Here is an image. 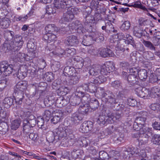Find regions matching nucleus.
<instances>
[{
    "instance_id": "obj_24",
    "label": "nucleus",
    "mask_w": 160,
    "mask_h": 160,
    "mask_svg": "<svg viewBox=\"0 0 160 160\" xmlns=\"http://www.w3.org/2000/svg\"><path fill=\"white\" fill-rule=\"evenodd\" d=\"M82 118L81 114L76 113L73 114L71 118V121L75 123H77Z\"/></svg>"
},
{
    "instance_id": "obj_46",
    "label": "nucleus",
    "mask_w": 160,
    "mask_h": 160,
    "mask_svg": "<svg viewBox=\"0 0 160 160\" xmlns=\"http://www.w3.org/2000/svg\"><path fill=\"white\" fill-rule=\"evenodd\" d=\"M47 75L46 79L48 81L51 82L54 79L53 74L52 72H48Z\"/></svg>"
},
{
    "instance_id": "obj_38",
    "label": "nucleus",
    "mask_w": 160,
    "mask_h": 160,
    "mask_svg": "<svg viewBox=\"0 0 160 160\" xmlns=\"http://www.w3.org/2000/svg\"><path fill=\"white\" fill-rule=\"evenodd\" d=\"M79 110L82 114H86L88 111V108L87 105L81 106L79 107Z\"/></svg>"
},
{
    "instance_id": "obj_60",
    "label": "nucleus",
    "mask_w": 160,
    "mask_h": 160,
    "mask_svg": "<svg viewBox=\"0 0 160 160\" xmlns=\"http://www.w3.org/2000/svg\"><path fill=\"white\" fill-rule=\"evenodd\" d=\"M52 0H39V2H41L46 4L51 3Z\"/></svg>"
},
{
    "instance_id": "obj_28",
    "label": "nucleus",
    "mask_w": 160,
    "mask_h": 160,
    "mask_svg": "<svg viewBox=\"0 0 160 160\" xmlns=\"http://www.w3.org/2000/svg\"><path fill=\"white\" fill-rule=\"evenodd\" d=\"M46 13L48 15L53 14L56 12V7L54 6H48L47 7L46 9Z\"/></svg>"
},
{
    "instance_id": "obj_6",
    "label": "nucleus",
    "mask_w": 160,
    "mask_h": 160,
    "mask_svg": "<svg viewBox=\"0 0 160 160\" xmlns=\"http://www.w3.org/2000/svg\"><path fill=\"white\" fill-rule=\"evenodd\" d=\"M98 35L97 33H94L92 37L85 36L83 37L82 41V44L84 46L90 45L92 42L93 41L98 42L104 40V37L102 36H99L98 38L97 37Z\"/></svg>"
},
{
    "instance_id": "obj_8",
    "label": "nucleus",
    "mask_w": 160,
    "mask_h": 160,
    "mask_svg": "<svg viewBox=\"0 0 160 160\" xmlns=\"http://www.w3.org/2000/svg\"><path fill=\"white\" fill-rule=\"evenodd\" d=\"M68 127L63 125H60L56 128L53 132V134L55 136L58 138H62L66 136L68 132Z\"/></svg>"
},
{
    "instance_id": "obj_54",
    "label": "nucleus",
    "mask_w": 160,
    "mask_h": 160,
    "mask_svg": "<svg viewBox=\"0 0 160 160\" xmlns=\"http://www.w3.org/2000/svg\"><path fill=\"white\" fill-rule=\"evenodd\" d=\"M69 102V101H67L65 99L62 100L61 102H60V104H61L59 105V107L62 106H65Z\"/></svg>"
},
{
    "instance_id": "obj_53",
    "label": "nucleus",
    "mask_w": 160,
    "mask_h": 160,
    "mask_svg": "<svg viewBox=\"0 0 160 160\" xmlns=\"http://www.w3.org/2000/svg\"><path fill=\"white\" fill-rule=\"evenodd\" d=\"M107 153L103 151H101L99 153V155L101 158L104 159L106 158V156H108Z\"/></svg>"
},
{
    "instance_id": "obj_40",
    "label": "nucleus",
    "mask_w": 160,
    "mask_h": 160,
    "mask_svg": "<svg viewBox=\"0 0 160 160\" xmlns=\"http://www.w3.org/2000/svg\"><path fill=\"white\" fill-rule=\"evenodd\" d=\"M27 75L26 72L22 71L21 69L18 70L17 76L19 79H22L24 78Z\"/></svg>"
},
{
    "instance_id": "obj_18",
    "label": "nucleus",
    "mask_w": 160,
    "mask_h": 160,
    "mask_svg": "<svg viewBox=\"0 0 160 160\" xmlns=\"http://www.w3.org/2000/svg\"><path fill=\"white\" fill-rule=\"evenodd\" d=\"M78 41L75 36H71L67 38L66 43L68 45L72 46L78 44Z\"/></svg>"
},
{
    "instance_id": "obj_30",
    "label": "nucleus",
    "mask_w": 160,
    "mask_h": 160,
    "mask_svg": "<svg viewBox=\"0 0 160 160\" xmlns=\"http://www.w3.org/2000/svg\"><path fill=\"white\" fill-rule=\"evenodd\" d=\"M105 118V116L104 115H100L98 118L97 121L98 122L100 125H104L105 124L106 122H107V121L108 120V118L106 119Z\"/></svg>"
},
{
    "instance_id": "obj_11",
    "label": "nucleus",
    "mask_w": 160,
    "mask_h": 160,
    "mask_svg": "<svg viewBox=\"0 0 160 160\" xmlns=\"http://www.w3.org/2000/svg\"><path fill=\"white\" fill-rule=\"evenodd\" d=\"M63 113L61 111H54L51 114V120L52 122L57 123L62 119Z\"/></svg>"
},
{
    "instance_id": "obj_35",
    "label": "nucleus",
    "mask_w": 160,
    "mask_h": 160,
    "mask_svg": "<svg viewBox=\"0 0 160 160\" xmlns=\"http://www.w3.org/2000/svg\"><path fill=\"white\" fill-rule=\"evenodd\" d=\"M146 119L145 118L142 117H138L135 119V121L140 125V126L143 127Z\"/></svg>"
},
{
    "instance_id": "obj_13",
    "label": "nucleus",
    "mask_w": 160,
    "mask_h": 160,
    "mask_svg": "<svg viewBox=\"0 0 160 160\" xmlns=\"http://www.w3.org/2000/svg\"><path fill=\"white\" fill-rule=\"evenodd\" d=\"M98 53L104 58L112 57L114 55V53L111 50L103 48H100L98 50Z\"/></svg>"
},
{
    "instance_id": "obj_19",
    "label": "nucleus",
    "mask_w": 160,
    "mask_h": 160,
    "mask_svg": "<svg viewBox=\"0 0 160 160\" xmlns=\"http://www.w3.org/2000/svg\"><path fill=\"white\" fill-rule=\"evenodd\" d=\"M29 138L36 145H38L42 143V141L39 139L38 134L31 133L29 135Z\"/></svg>"
},
{
    "instance_id": "obj_7",
    "label": "nucleus",
    "mask_w": 160,
    "mask_h": 160,
    "mask_svg": "<svg viewBox=\"0 0 160 160\" xmlns=\"http://www.w3.org/2000/svg\"><path fill=\"white\" fill-rule=\"evenodd\" d=\"M73 11L74 9L72 8H68L67 12L64 13L60 21V23L66 24L67 22L72 19L74 18Z\"/></svg>"
},
{
    "instance_id": "obj_58",
    "label": "nucleus",
    "mask_w": 160,
    "mask_h": 160,
    "mask_svg": "<svg viewBox=\"0 0 160 160\" xmlns=\"http://www.w3.org/2000/svg\"><path fill=\"white\" fill-rule=\"evenodd\" d=\"M58 52L57 53L58 55L59 56H61L65 53V51L63 50L62 49H59L58 50Z\"/></svg>"
},
{
    "instance_id": "obj_29",
    "label": "nucleus",
    "mask_w": 160,
    "mask_h": 160,
    "mask_svg": "<svg viewBox=\"0 0 160 160\" xmlns=\"http://www.w3.org/2000/svg\"><path fill=\"white\" fill-rule=\"evenodd\" d=\"M57 92L59 95H64L68 93L69 90L66 87H61L57 90Z\"/></svg>"
},
{
    "instance_id": "obj_26",
    "label": "nucleus",
    "mask_w": 160,
    "mask_h": 160,
    "mask_svg": "<svg viewBox=\"0 0 160 160\" xmlns=\"http://www.w3.org/2000/svg\"><path fill=\"white\" fill-rule=\"evenodd\" d=\"M10 23L9 19L7 18H3L0 21V27L3 28H6L8 27Z\"/></svg>"
},
{
    "instance_id": "obj_12",
    "label": "nucleus",
    "mask_w": 160,
    "mask_h": 160,
    "mask_svg": "<svg viewBox=\"0 0 160 160\" xmlns=\"http://www.w3.org/2000/svg\"><path fill=\"white\" fill-rule=\"evenodd\" d=\"M0 70L2 72H3L6 76L9 75L11 74L12 72L13 66L12 65H8L7 63L5 64H0Z\"/></svg>"
},
{
    "instance_id": "obj_57",
    "label": "nucleus",
    "mask_w": 160,
    "mask_h": 160,
    "mask_svg": "<svg viewBox=\"0 0 160 160\" xmlns=\"http://www.w3.org/2000/svg\"><path fill=\"white\" fill-rule=\"evenodd\" d=\"M154 159L156 160H160V151L154 156Z\"/></svg>"
},
{
    "instance_id": "obj_64",
    "label": "nucleus",
    "mask_w": 160,
    "mask_h": 160,
    "mask_svg": "<svg viewBox=\"0 0 160 160\" xmlns=\"http://www.w3.org/2000/svg\"><path fill=\"white\" fill-rule=\"evenodd\" d=\"M157 72H159L158 74V73L157 74V79L158 80H160V68H159L157 70Z\"/></svg>"
},
{
    "instance_id": "obj_9",
    "label": "nucleus",
    "mask_w": 160,
    "mask_h": 160,
    "mask_svg": "<svg viewBox=\"0 0 160 160\" xmlns=\"http://www.w3.org/2000/svg\"><path fill=\"white\" fill-rule=\"evenodd\" d=\"M33 56H29L24 53L19 52L15 56L14 60L21 63L25 62V61H28L31 59Z\"/></svg>"
},
{
    "instance_id": "obj_3",
    "label": "nucleus",
    "mask_w": 160,
    "mask_h": 160,
    "mask_svg": "<svg viewBox=\"0 0 160 160\" xmlns=\"http://www.w3.org/2000/svg\"><path fill=\"white\" fill-rule=\"evenodd\" d=\"M133 38L129 34H126L125 36H124L122 33H119L117 34L113 35L110 38V42L111 43L117 44V49H120L122 52L124 51L123 48V46L120 43L125 42L126 44L132 45L133 44Z\"/></svg>"
},
{
    "instance_id": "obj_32",
    "label": "nucleus",
    "mask_w": 160,
    "mask_h": 160,
    "mask_svg": "<svg viewBox=\"0 0 160 160\" xmlns=\"http://www.w3.org/2000/svg\"><path fill=\"white\" fill-rule=\"evenodd\" d=\"M132 7L134 8H139L144 10H146L147 9L145 7L143 6L141 4V2L138 0V1H136L131 5Z\"/></svg>"
},
{
    "instance_id": "obj_16",
    "label": "nucleus",
    "mask_w": 160,
    "mask_h": 160,
    "mask_svg": "<svg viewBox=\"0 0 160 160\" xmlns=\"http://www.w3.org/2000/svg\"><path fill=\"white\" fill-rule=\"evenodd\" d=\"M138 150L136 148L133 147H130L128 148L127 151H124L123 153V157L125 158H129L134 154H137Z\"/></svg>"
},
{
    "instance_id": "obj_41",
    "label": "nucleus",
    "mask_w": 160,
    "mask_h": 160,
    "mask_svg": "<svg viewBox=\"0 0 160 160\" xmlns=\"http://www.w3.org/2000/svg\"><path fill=\"white\" fill-rule=\"evenodd\" d=\"M143 43L146 47L149 48L150 50H155V47L150 42L148 41H144Z\"/></svg>"
},
{
    "instance_id": "obj_63",
    "label": "nucleus",
    "mask_w": 160,
    "mask_h": 160,
    "mask_svg": "<svg viewBox=\"0 0 160 160\" xmlns=\"http://www.w3.org/2000/svg\"><path fill=\"white\" fill-rule=\"evenodd\" d=\"M34 10L32 9L28 13L27 15H28V17H30L32 16L33 14Z\"/></svg>"
},
{
    "instance_id": "obj_14",
    "label": "nucleus",
    "mask_w": 160,
    "mask_h": 160,
    "mask_svg": "<svg viewBox=\"0 0 160 160\" xmlns=\"http://www.w3.org/2000/svg\"><path fill=\"white\" fill-rule=\"evenodd\" d=\"M67 73L69 76L71 78V79L75 82L79 79V78L78 76V73L75 68H69L68 72Z\"/></svg>"
},
{
    "instance_id": "obj_39",
    "label": "nucleus",
    "mask_w": 160,
    "mask_h": 160,
    "mask_svg": "<svg viewBox=\"0 0 160 160\" xmlns=\"http://www.w3.org/2000/svg\"><path fill=\"white\" fill-rule=\"evenodd\" d=\"M6 112L5 111L0 112V123L5 122L6 121Z\"/></svg>"
},
{
    "instance_id": "obj_20",
    "label": "nucleus",
    "mask_w": 160,
    "mask_h": 160,
    "mask_svg": "<svg viewBox=\"0 0 160 160\" xmlns=\"http://www.w3.org/2000/svg\"><path fill=\"white\" fill-rule=\"evenodd\" d=\"M108 119L107 121L108 123H113L116 120L119 119L121 117V116L119 113H116L115 114H110L108 115Z\"/></svg>"
},
{
    "instance_id": "obj_56",
    "label": "nucleus",
    "mask_w": 160,
    "mask_h": 160,
    "mask_svg": "<svg viewBox=\"0 0 160 160\" xmlns=\"http://www.w3.org/2000/svg\"><path fill=\"white\" fill-rule=\"evenodd\" d=\"M40 64L41 66V68H44L46 66V63L45 61L43 59H42L40 62Z\"/></svg>"
},
{
    "instance_id": "obj_10",
    "label": "nucleus",
    "mask_w": 160,
    "mask_h": 160,
    "mask_svg": "<svg viewBox=\"0 0 160 160\" xmlns=\"http://www.w3.org/2000/svg\"><path fill=\"white\" fill-rule=\"evenodd\" d=\"M28 86V82L26 81H21L18 82L14 87L15 92L22 93L26 90Z\"/></svg>"
},
{
    "instance_id": "obj_36",
    "label": "nucleus",
    "mask_w": 160,
    "mask_h": 160,
    "mask_svg": "<svg viewBox=\"0 0 160 160\" xmlns=\"http://www.w3.org/2000/svg\"><path fill=\"white\" fill-rule=\"evenodd\" d=\"M60 67V63L58 62H54L51 66V68L54 72H56L59 69Z\"/></svg>"
},
{
    "instance_id": "obj_62",
    "label": "nucleus",
    "mask_w": 160,
    "mask_h": 160,
    "mask_svg": "<svg viewBox=\"0 0 160 160\" xmlns=\"http://www.w3.org/2000/svg\"><path fill=\"white\" fill-rule=\"evenodd\" d=\"M141 157H145L146 156V155L145 152L144 150H142L140 151L139 153Z\"/></svg>"
},
{
    "instance_id": "obj_50",
    "label": "nucleus",
    "mask_w": 160,
    "mask_h": 160,
    "mask_svg": "<svg viewBox=\"0 0 160 160\" xmlns=\"http://www.w3.org/2000/svg\"><path fill=\"white\" fill-rule=\"evenodd\" d=\"M74 60L78 62L81 63L82 65H83V60L80 57L77 56L74 58Z\"/></svg>"
},
{
    "instance_id": "obj_52",
    "label": "nucleus",
    "mask_w": 160,
    "mask_h": 160,
    "mask_svg": "<svg viewBox=\"0 0 160 160\" xmlns=\"http://www.w3.org/2000/svg\"><path fill=\"white\" fill-rule=\"evenodd\" d=\"M153 128L156 129L160 130V123L155 121L152 124Z\"/></svg>"
},
{
    "instance_id": "obj_25",
    "label": "nucleus",
    "mask_w": 160,
    "mask_h": 160,
    "mask_svg": "<svg viewBox=\"0 0 160 160\" xmlns=\"http://www.w3.org/2000/svg\"><path fill=\"white\" fill-rule=\"evenodd\" d=\"M138 77L141 80L145 79L147 77V71L144 69H141L138 71Z\"/></svg>"
},
{
    "instance_id": "obj_55",
    "label": "nucleus",
    "mask_w": 160,
    "mask_h": 160,
    "mask_svg": "<svg viewBox=\"0 0 160 160\" xmlns=\"http://www.w3.org/2000/svg\"><path fill=\"white\" fill-rule=\"evenodd\" d=\"M128 66V63L125 62H122L120 63V66L122 68H127Z\"/></svg>"
},
{
    "instance_id": "obj_49",
    "label": "nucleus",
    "mask_w": 160,
    "mask_h": 160,
    "mask_svg": "<svg viewBox=\"0 0 160 160\" xmlns=\"http://www.w3.org/2000/svg\"><path fill=\"white\" fill-rule=\"evenodd\" d=\"M32 44L33 45V43L31 42H28L27 44V46L28 48L29 49V51L31 52L32 53L34 54L35 53L34 51L35 48H34V47L32 48L30 47V45H32Z\"/></svg>"
},
{
    "instance_id": "obj_31",
    "label": "nucleus",
    "mask_w": 160,
    "mask_h": 160,
    "mask_svg": "<svg viewBox=\"0 0 160 160\" xmlns=\"http://www.w3.org/2000/svg\"><path fill=\"white\" fill-rule=\"evenodd\" d=\"M20 125V122L19 120H14L12 122L11 127L12 129L16 130L19 127Z\"/></svg>"
},
{
    "instance_id": "obj_34",
    "label": "nucleus",
    "mask_w": 160,
    "mask_h": 160,
    "mask_svg": "<svg viewBox=\"0 0 160 160\" xmlns=\"http://www.w3.org/2000/svg\"><path fill=\"white\" fill-rule=\"evenodd\" d=\"M139 26L134 27V33L137 37H140L142 34V30L139 28Z\"/></svg>"
},
{
    "instance_id": "obj_42",
    "label": "nucleus",
    "mask_w": 160,
    "mask_h": 160,
    "mask_svg": "<svg viewBox=\"0 0 160 160\" xmlns=\"http://www.w3.org/2000/svg\"><path fill=\"white\" fill-rule=\"evenodd\" d=\"M130 23L128 21H125L122 24L121 28L124 30H128L130 27Z\"/></svg>"
},
{
    "instance_id": "obj_17",
    "label": "nucleus",
    "mask_w": 160,
    "mask_h": 160,
    "mask_svg": "<svg viewBox=\"0 0 160 160\" xmlns=\"http://www.w3.org/2000/svg\"><path fill=\"white\" fill-rule=\"evenodd\" d=\"M71 2L70 0H58L55 2L54 5L56 8L60 9L64 8L66 6L70 4Z\"/></svg>"
},
{
    "instance_id": "obj_23",
    "label": "nucleus",
    "mask_w": 160,
    "mask_h": 160,
    "mask_svg": "<svg viewBox=\"0 0 160 160\" xmlns=\"http://www.w3.org/2000/svg\"><path fill=\"white\" fill-rule=\"evenodd\" d=\"M160 91V89L154 87L152 88L149 92V96L153 98H155L159 97L158 94Z\"/></svg>"
},
{
    "instance_id": "obj_45",
    "label": "nucleus",
    "mask_w": 160,
    "mask_h": 160,
    "mask_svg": "<svg viewBox=\"0 0 160 160\" xmlns=\"http://www.w3.org/2000/svg\"><path fill=\"white\" fill-rule=\"evenodd\" d=\"M128 104L130 106L133 107L136 103V100L132 98H129L128 99Z\"/></svg>"
},
{
    "instance_id": "obj_4",
    "label": "nucleus",
    "mask_w": 160,
    "mask_h": 160,
    "mask_svg": "<svg viewBox=\"0 0 160 160\" xmlns=\"http://www.w3.org/2000/svg\"><path fill=\"white\" fill-rule=\"evenodd\" d=\"M27 119L24 120L23 124V131L26 133H28L31 128L33 127L36 123L35 117L29 112H27Z\"/></svg>"
},
{
    "instance_id": "obj_21",
    "label": "nucleus",
    "mask_w": 160,
    "mask_h": 160,
    "mask_svg": "<svg viewBox=\"0 0 160 160\" xmlns=\"http://www.w3.org/2000/svg\"><path fill=\"white\" fill-rule=\"evenodd\" d=\"M15 42H14L12 47L14 48L18 47L17 48L15 49V50H18V48H20L21 47L23 44V42L21 37L19 36L17 37L15 39Z\"/></svg>"
},
{
    "instance_id": "obj_1",
    "label": "nucleus",
    "mask_w": 160,
    "mask_h": 160,
    "mask_svg": "<svg viewBox=\"0 0 160 160\" xmlns=\"http://www.w3.org/2000/svg\"><path fill=\"white\" fill-rule=\"evenodd\" d=\"M110 72L109 68L107 67L106 65H103L100 68L98 66H92L89 73L91 75H98V77L96 78L93 81L95 84H98L101 83L105 81L106 78L104 76L108 75V73Z\"/></svg>"
},
{
    "instance_id": "obj_2",
    "label": "nucleus",
    "mask_w": 160,
    "mask_h": 160,
    "mask_svg": "<svg viewBox=\"0 0 160 160\" xmlns=\"http://www.w3.org/2000/svg\"><path fill=\"white\" fill-rule=\"evenodd\" d=\"M133 128L136 131L139 130L135 136V137L138 138L139 144L142 145L147 143L149 137L152 134L151 129L147 127L143 128V126H140L139 123L135 121L134 123Z\"/></svg>"
},
{
    "instance_id": "obj_44",
    "label": "nucleus",
    "mask_w": 160,
    "mask_h": 160,
    "mask_svg": "<svg viewBox=\"0 0 160 160\" xmlns=\"http://www.w3.org/2000/svg\"><path fill=\"white\" fill-rule=\"evenodd\" d=\"M44 122V119L43 118H42L41 117L38 118L37 124L38 127H40V128H43Z\"/></svg>"
},
{
    "instance_id": "obj_22",
    "label": "nucleus",
    "mask_w": 160,
    "mask_h": 160,
    "mask_svg": "<svg viewBox=\"0 0 160 160\" xmlns=\"http://www.w3.org/2000/svg\"><path fill=\"white\" fill-rule=\"evenodd\" d=\"M56 38V35L52 33H46L43 36L44 39L48 42L53 41Z\"/></svg>"
},
{
    "instance_id": "obj_37",
    "label": "nucleus",
    "mask_w": 160,
    "mask_h": 160,
    "mask_svg": "<svg viewBox=\"0 0 160 160\" xmlns=\"http://www.w3.org/2000/svg\"><path fill=\"white\" fill-rule=\"evenodd\" d=\"M28 18V15H26L24 17L22 16H15L14 18V21H21L22 22H25Z\"/></svg>"
},
{
    "instance_id": "obj_61",
    "label": "nucleus",
    "mask_w": 160,
    "mask_h": 160,
    "mask_svg": "<svg viewBox=\"0 0 160 160\" xmlns=\"http://www.w3.org/2000/svg\"><path fill=\"white\" fill-rule=\"evenodd\" d=\"M45 115L46 116V117L49 118V117L51 115V112L50 111L48 110H46L45 111Z\"/></svg>"
},
{
    "instance_id": "obj_59",
    "label": "nucleus",
    "mask_w": 160,
    "mask_h": 160,
    "mask_svg": "<svg viewBox=\"0 0 160 160\" xmlns=\"http://www.w3.org/2000/svg\"><path fill=\"white\" fill-rule=\"evenodd\" d=\"M8 153L13 156H16L17 157L20 158V156L18 155L17 153H15L13 152H8Z\"/></svg>"
},
{
    "instance_id": "obj_47",
    "label": "nucleus",
    "mask_w": 160,
    "mask_h": 160,
    "mask_svg": "<svg viewBox=\"0 0 160 160\" xmlns=\"http://www.w3.org/2000/svg\"><path fill=\"white\" fill-rule=\"evenodd\" d=\"M65 53L71 55H73L76 53V50L72 48H69L66 49Z\"/></svg>"
},
{
    "instance_id": "obj_43",
    "label": "nucleus",
    "mask_w": 160,
    "mask_h": 160,
    "mask_svg": "<svg viewBox=\"0 0 160 160\" xmlns=\"http://www.w3.org/2000/svg\"><path fill=\"white\" fill-rule=\"evenodd\" d=\"M139 23L141 26H146L149 24V21L147 19L141 18L139 19Z\"/></svg>"
},
{
    "instance_id": "obj_33",
    "label": "nucleus",
    "mask_w": 160,
    "mask_h": 160,
    "mask_svg": "<svg viewBox=\"0 0 160 160\" xmlns=\"http://www.w3.org/2000/svg\"><path fill=\"white\" fill-rule=\"evenodd\" d=\"M152 141L154 144H160V134H155L152 138Z\"/></svg>"
},
{
    "instance_id": "obj_27",
    "label": "nucleus",
    "mask_w": 160,
    "mask_h": 160,
    "mask_svg": "<svg viewBox=\"0 0 160 160\" xmlns=\"http://www.w3.org/2000/svg\"><path fill=\"white\" fill-rule=\"evenodd\" d=\"M45 30L46 33H52L54 31H57L58 30L54 24H48L46 26Z\"/></svg>"
},
{
    "instance_id": "obj_15",
    "label": "nucleus",
    "mask_w": 160,
    "mask_h": 160,
    "mask_svg": "<svg viewBox=\"0 0 160 160\" xmlns=\"http://www.w3.org/2000/svg\"><path fill=\"white\" fill-rule=\"evenodd\" d=\"M92 127V122L90 121H88L83 122L79 129L82 133H87L91 130Z\"/></svg>"
},
{
    "instance_id": "obj_51",
    "label": "nucleus",
    "mask_w": 160,
    "mask_h": 160,
    "mask_svg": "<svg viewBox=\"0 0 160 160\" xmlns=\"http://www.w3.org/2000/svg\"><path fill=\"white\" fill-rule=\"evenodd\" d=\"M112 85L113 87H114L116 88H118L120 87V83L119 81H115L112 82Z\"/></svg>"
},
{
    "instance_id": "obj_48",
    "label": "nucleus",
    "mask_w": 160,
    "mask_h": 160,
    "mask_svg": "<svg viewBox=\"0 0 160 160\" xmlns=\"http://www.w3.org/2000/svg\"><path fill=\"white\" fill-rule=\"evenodd\" d=\"M5 101L9 106L11 105L13 103V99L11 98H5Z\"/></svg>"
},
{
    "instance_id": "obj_5",
    "label": "nucleus",
    "mask_w": 160,
    "mask_h": 160,
    "mask_svg": "<svg viewBox=\"0 0 160 160\" xmlns=\"http://www.w3.org/2000/svg\"><path fill=\"white\" fill-rule=\"evenodd\" d=\"M127 71L128 73H129V75L125 71L122 72L123 77L126 78L128 75L127 79L128 82H132L137 81V80L138 79V69L135 67H133L127 70Z\"/></svg>"
}]
</instances>
